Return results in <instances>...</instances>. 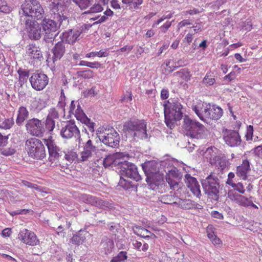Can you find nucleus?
Segmentation results:
<instances>
[{
    "mask_svg": "<svg viewBox=\"0 0 262 262\" xmlns=\"http://www.w3.org/2000/svg\"><path fill=\"white\" fill-rule=\"evenodd\" d=\"M105 168H111L120 165H103ZM120 165V180L117 185L125 190L137 192L138 183L141 179L136 165Z\"/></svg>",
    "mask_w": 262,
    "mask_h": 262,
    "instance_id": "nucleus-1",
    "label": "nucleus"
},
{
    "mask_svg": "<svg viewBox=\"0 0 262 262\" xmlns=\"http://www.w3.org/2000/svg\"><path fill=\"white\" fill-rule=\"evenodd\" d=\"M203 191L211 199L217 202L220 199V180L211 172L205 179L201 180Z\"/></svg>",
    "mask_w": 262,
    "mask_h": 262,
    "instance_id": "nucleus-2",
    "label": "nucleus"
},
{
    "mask_svg": "<svg viewBox=\"0 0 262 262\" xmlns=\"http://www.w3.org/2000/svg\"><path fill=\"white\" fill-rule=\"evenodd\" d=\"M123 130L126 134L130 135L134 139L147 138L146 123L143 120H130L123 125Z\"/></svg>",
    "mask_w": 262,
    "mask_h": 262,
    "instance_id": "nucleus-3",
    "label": "nucleus"
},
{
    "mask_svg": "<svg viewBox=\"0 0 262 262\" xmlns=\"http://www.w3.org/2000/svg\"><path fill=\"white\" fill-rule=\"evenodd\" d=\"M183 128L186 135L192 138L203 139L208 135V130L203 124L188 116L184 118Z\"/></svg>",
    "mask_w": 262,
    "mask_h": 262,
    "instance_id": "nucleus-4",
    "label": "nucleus"
},
{
    "mask_svg": "<svg viewBox=\"0 0 262 262\" xmlns=\"http://www.w3.org/2000/svg\"><path fill=\"white\" fill-rule=\"evenodd\" d=\"M96 148L92 144L90 139L88 140L84 145L83 151L79 156L74 151H71L65 154L64 158L70 163H79L89 160L95 154Z\"/></svg>",
    "mask_w": 262,
    "mask_h": 262,
    "instance_id": "nucleus-5",
    "label": "nucleus"
},
{
    "mask_svg": "<svg viewBox=\"0 0 262 262\" xmlns=\"http://www.w3.org/2000/svg\"><path fill=\"white\" fill-rule=\"evenodd\" d=\"M165 123L168 127H171L173 121L179 120L182 117V105L178 102L167 101L163 104Z\"/></svg>",
    "mask_w": 262,
    "mask_h": 262,
    "instance_id": "nucleus-6",
    "label": "nucleus"
},
{
    "mask_svg": "<svg viewBox=\"0 0 262 262\" xmlns=\"http://www.w3.org/2000/svg\"><path fill=\"white\" fill-rule=\"evenodd\" d=\"M202 152L203 162L209 164H226L229 162V158L214 146L208 147Z\"/></svg>",
    "mask_w": 262,
    "mask_h": 262,
    "instance_id": "nucleus-7",
    "label": "nucleus"
},
{
    "mask_svg": "<svg viewBox=\"0 0 262 262\" xmlns=\"http://www.w3.org/2000/svg\"><path fill=\"white\" fill-rule=\"evenodd\" d=\"M97 137L104 144L116 147L119 145L120 137L118 133L112 127L105 128H99L97 131Z\"/></svg>",
    "mask_w": 262,
    "mask_h": 262,
    "instance_id": "nucleus-8",
    "label": "nucleus"
},
{
    "mask_svg": "<svg viewBox=\"0 0 262 262\" xmlns=\"http://www.w3.org/2000/svg\"><path fill=\"white\" fill-rule=\"evenodd\" d=\"M26 149L29 156L33 159H42L46 157L45 148L40 140L31 138L26 142Z\"/></svg>",
    "mask_w": 262,
    "mask_h": 262,
    "instance_id": "nucleus-9",
    "label": "nucleus"
},
{
    "mask_svg": "<svg viewBox=\"0 0 262 262\" xmlns=\"http://www.w3.org/2000/svg\"><path fill=\"white\" fill-rule=\"evenodd\" d=\"M25 16L39 19L43 17L44 10L37 0H25L21 5Z\"/></svg>",
    "mask_w": 262,
    "mask_h": 262,
    "instance_id": "nucleus-10",
    "label": "nucleus"
},
{
    "mask_svg": "<svg viewBox=\"0 0 262 262\" xmlns=\"http://www.w3.org/2000/svg\"><path fill=\"white\" fill-rule=\"evenodd\" d=\"M69 112L70 115H74L78 121L86 125L91 132L93 133L94 131V123L87 117L78 102L71 101Z\"/></svg>",
    "mask_w": 262,
    "mask_h": 262,
    "instance_id": "nucleus-11",
    "label": "nucleus"
},
{
    "mask_svg": "<svg viewBox=\"0 0 262 262\" xmlns=\"http://www.w3.org/2000/svg\"><path fill=\"white\" fill-rule=\"evenodd\" d=\"M60 135L64 139H71L73 137H78V142L79 145L84 144L82 139L80 136V130L76 125L74 122L69 121L63 126L60 130Z\"/></svg>",
    "mask_w": 262,
    "mask_h": 262,
    "instance_id": "nucleus-12",
    "label": "nucleus"
},
{
    "mask_svg": "<svg viewBox=\"0 0 262 262\" xmlns=\"http://www.w3.org/2000/svg\"><path fill=\"white\" fill-rule=\"evenodd\" d=\"M92 27L90 24H83L73 29H70L62 33V40L69 43H73L78 39L80 34Z\"/></svg>",
    "mask_w": 262,
    "mask_h": 262,
    "instance_id": "nucleus-13",
    "label": "nucleus"
},
{
    "mask_svg": "<svg viewBox=\"0 0 262 262\" xmlns=\"http://www.w3.org/2000/svg\"><path fill=\"white\" fill-rule=\"evenodd\" d=\"M64 0H54V7L52 11L56 16L55 17L58 19L60 24L67 25L69 23L68 17L67 15V7L63 5Z\"/></svg>",
    "mask_w": 262,
    "mask_h": 262,
    "instance_id": "nucleus-14",
    "label": "nucleus"
},
{
    "mask_svg": "<svg viewBox=\"0 0 262 262\" xmlns=\"http://www.w3.org/2000/svg\"><path fill=\"white\" fill-rule=\"evenodd\" d=\"M132 157L126 152H116L110 154L103 159V164H133L127 162Z\"/></svg>",
    "mask_w": 262,
    "mask_h": 262,
    "instance_id": "nucleus-15",
    "label": "nucleus"
},
{
    "mask_svg": "<svg viewBox=\"0 0 262 262\" xmlns=\"http://www.w3.org/2000/svg\"><path fill=\"white\" fill-rule=\"evenodd\" d=\"M26 127L28 133L34 136H41L45 132L43 125L41 120L36 118L29 119L26 124Z\"/></svg>",
    "mask_w": 262,
    "mask_h": 262,
    "instance_id": "nucleus-16",
    "label": "nucleus"
},
{
    "mask_svg": "<svg viewBox=\"0 0 262 262\" xmlns=\"http://www.w3.org/2000/svg\"><path fill=\"white\" fill-rule=\"evenodd\" d=\"M30 82L34 90L41 91L48 84L49 79L47 76L43 73H34L30 78Z\"/></svg>",
    "mask_w": 262,
    "mask_h": 262,
    "instance_id": "nucleus-17",
    "label": "nucleus"
},
{
    "mask_svg": "<svg viewBox=\"0 0 262 262\" xmlns=\"http://www.w3.org/2000/svg\"><path fill=\"white\" fill-rule=\"evenodd\" d=\"M223 139L225 142L230 147H236L240 146L242 140L238 132L226 129L224 132Z\"/></svg>",
    "mask_w": 262,
    "mask_h": 262,
    "instance_id": "nucleus-18",
    "label": "nucleus"
},
{
    "mask_svg": "<svg viewBox=\"0 0 262 262\" xmlns=\"http://www.w3.org/2000/svg\"><path fill=\"white\" fill-rule=\"evenodd\" d=\"M18 238L24 243L30 246H35L39 243L35 234L26 229L20 231Z\"/></svg>",
    "mask_w": 262,
    "mask_h": 262,
    "instance_id": "nucleus-19",
    "label": "nucleus"
},
{
    "mask_svg": "<svg viewBox=\"0 0 262 262\" xmlns=\"http://www.w3.org/2000/svg\"><path fill=\"white\" fill-rule=\"evenodd\" d=\"M26 29L28 35L32 39H38L41 37V30L38 23L29 19L26 20Z\"/></svg>",
    "mask_w": 262,
    "mask_h": 262,
    "instance_id": "nucleus-20",
    "label": "nucleus"
},
{
    "mask_svg": "<svg viewBox=\"0 0 262 262\" xmlns=\"http://www.w3.org/2000/svg\"><path fill=\"white\" fill-rule=\"evenodd\" d=\"M210 105L202 102H198L196 104L192 105V109L197 115L199 118L204 121H206L209 117V110Z\"/></svg>",
    "mask_w": 262,
    "mask_h": 262,
    "instance_id": "nucleus-21",
    "label": "nucleus"
},
{
    "mask_svg": "<svg viewBox=\"0 0 262 262\" xmlns=\"http://www.w3.org/2000/svg\"><path fill=\"white\" fill-rule=\"evenodd\" d=\"M185 182L187 187L190 189L193 195L200 198L201 196L200 186L196 179L187 173L185 175Z\"/></svg>",
    "mask_w": 262,
    "mask_h": 262,
    "instance_id": "nucleus-22",
    "label": "nucleus"
},
{
    "mask_svg": "<svg viewBox=\"0 0 262 262\" xmlns=\"http://www.w3.org/2000/svg\"><path fill=\"white\" fill-rule=\"evenodd\" d=\"M41 25L42 32H44L48 37L52 38L53 34L56 33L59 28V25L54 20L45 18Z\"/></svg>",
    "mask_w": 262,
    "mask_h": 262,
    "instance_id": "nucleus-23",
    "label": "nucleus"
},
{
    "mask_svg": "<svg viewBox=\"0 0 262 262\" xmlns=\"http://www.w3.org/2000/svg\"><path fill=\"white\" fill-rule=\"evenodd\" d=\"M25 56L28 60H41L42 58L40 49L34 44H29L26 47Z\"/></svg>",
    "mask_w": 262,
    "mask_h": 262,
    "instance_id": "nucleus-24",
    "label": "nucleus"
},
{
    "mask_svg": "<svg viewBox=\"0 0 262 262\" xmlns=\"http://www.w3.org/2000/svg\"><path fill=\"white\" fill-rule=\"evenodd\" d=\"M58 167V168L66 174L72 176L73 177L79 176L82 173V168L80 165H54L53 167Z\"/></svg>",
    "mask_w": 262,
    "mask_h": 262,
    "instance_id": "nucleus-25",
    "label": "nucleus"
},
{
    "mask_svg": "<svg viewBox=\"0 0 262 262\" xmlns=\"http://www.w3.org/2000/svg\"><path fill=\"white\" fill-rule=\"evenodd\" d=\"M45 143L48 148L50 161L52 163L56 162L59 157L58 148L53 141L50 139H46Z\"/></svg>",
    "mask_w": 262,
    "mask_h": 262,
    "instance_id": "nucleus-26",
    "label": "nucleus"
},
{
    "mask_svg": "<svg viewBox=\"0 0 262 262\" xmlns=\"http://www.w3.org/2000/svg\"><path fill=\"white\" fill-rule=\"evenodd\" d=\"M228 197L231 200L235 201L236 203L241 206L245 207H248L249 199L236 192L234 190H229L227 193Z\"/></svg>",
    "mask_w": 262,
    "mask_h": 262,
    "instance_id": "nucleus-27",
    "label": "nucleus"
},
{
    "mask_svg": "<svg viewBox=\"0 0 262 262\" xmlns=\"http://www.w3.org/2000/svg\"><path fill=\"white\" fill-rule=\"evenodd\" d=\"M100 245L102 246V252L106 256L112 253L115 249V244L112 238L104 236L101 240Z\"/></svg>",
    "mask_w": 262,
    "mask_h": 262,
    "instance_id": "nucleus-28",
    "label": "nucleus"
},
{
    "mask_svg": "<svg viewBox=\"0 0 262 262\" xmlns=\"http://www.w3.org/2000/svg\"><path fill=\"white\" fill-rule=\"evenodd\" d=\"M88 233L85 228L81 229L75 234H73L69 242L73 245L78 246L85 242L86 234Z\"/></svg>",
    "mask_w": 262,
    "mask_h": 262,
    "instance_id": "nucleus-29",
    "label": "nucleus"
},
{
    "mask_svg": "<svg viewBox=\"0 0 262 262\" xmlns=\"http://www.w3.org/2000/svg\"><path fill=\"white\" fill-rule=\"evenodd\" d=\"M122 3L128 4L132 8H138L143 3V0H112L111 7L114 9H120V2Z\"/></svg>",
    "mask_w": 262,
    "mask_h": 262,
    "instance_id": "nucleus-30",
    "label": "nucleus"
},
{
    "mask_svg": "<svg viewBox=\"0 0 262 262\" xmlns=\"http://www.w3.org/2000/svg\"><path fill=\"white\" fill-rule=\"evenodd\" d=\"M149 188L152 190H156L159 188L160 186L162 185L164 183V174L154 176L149 182L146 181Z\"/></svg>",
    "mask_w": 262,
    "mask_h": 262,
    "instance_id": "nucleus-31",
    "label": "nucleus"
},
{
    "mask_svg": "<svg viewBox=\"0 0 262 262\" xmlns=\"http://www.w3.org/2000/svg\"><path fill=\"white\" fill-rule=\"evenodd\" d=\"M65 45L62 42H58L53 49V61L60 59L65 53Z\"/></svg>",
    "mask_w": 262,
    "mask_h": 262,
    "instance_id": "nucleus-32",
    "label": "nucleus"
},
{
    "mask_svg": "<svg viewBox=\"0 0 262 262\" xmlns=\"http://www.w3.org/2000/svg\"><path fill=\"white\" fill-rule=\"evenodd\" d=\"M29 112L25 106H20L17 111V118L16 123L17 125H20L29 116Z\"/></svg>",
    "mask_w": 262,
    "mask_h": 262,
    "instance_id": "nucleus-33",
    "label": "nucleus"
},
{
    "mask_svg": "<svg viewBox=\"0 0 262 262\" xmlns=\"http://www.w3.org/2000/svg\"><path fill=\"white\" fill-rule=\"evenodd\" d=\"M250 165H239L236 167V174L237 176L242 177L243 179L246 180L247 178V173L250 170Z\"/></svg>",
    "mask_w": 262,
    "mask_h": 262,
    "instance_id": "nucleus-34",
    "label": "nucleus"
},
{
    "mask_svg": "<svg viewBox=\"0 0 262 262\" xmlns=\"http://www.w3.org/2000/svg\"><path fill=\"white\" fill-rule=\"evenodd\" d=\"M97 207L105 211H111L115 208L114 203L112 201H108L99 199Z\"/></svg>",
    "mask_w": 262,
    "mask_h": 262,
    "instance_id": "nucleus-35",
    "label": "nucleus"
},
{
    "mask_svg": "<svg viewBox=\"0 0 262 262\" xmlns=\"http://www.w3.org/2000/svg\"><path fill=\"white\" fill-rule=\"evenodd\" d=\"M223 115V110L219 106H213L212 108L209 110V117L208 119L212 120H217L221 118Z\"/></svg>",
    "mask_w": 262,
    "mask_h": 262,
    "instance_id": "nucleus-36",
    "label": "nucleus"
},
{
    "mask_svg": "<svg viewBox=\"0 0 262 262\" xmlns=\"http://www.w3.org/2000/svg\"><path fill=\"white\" fill-rule=\"evenodd\" d=\"M113 12L111 9H107L104 12V15H98L95 17H93L91 19L97 21L94 23V25L100 24L105 21L107 19V16L112 15Z\"/></svg>",
    "mask_w": 262,
    "mask_h": 262,
    "instance_id": "nucleus-37",
    "label": "nucleus"
},
{
    "mask_svg": "<svg viewBox=\"0 0 262 262\" xmlns=\"http://www.w3.org/2000/svg\"><path fill=\"white\" fill-rule=\"evenodd\" d=\"M127 252L121 251L117 255L113 257L110 262H125L127 259Z\"/></svg>",
    "mask_w": 262,
    "mask_h": 262,
    "instance_id": "nucleus-38",
    "label": "nucleus"
},
{
    "mask_svg": "<svg viewBox=\"0 0 262 262\" xmlns=\"http://www.w3.org/2000/svg\"><path fill=\"white\" fill-rule=\"evenodd\" d=\"M14 124V120L12 118L6 119L1 118L0 120V128L8 129L10 128Z\"/></svg>",
    "mask_w": 262,
    "mask_h": 262,
    "instance_id": "nucleus-39",
    "label": "nucleus"
},
{
    "mask_svg": "<svg viewBox=\"0 0 262 262\" xmlns=\"http://www.w3.org/2000/svg\"><path fill=\"white\" fill-rule=\"evenodd\" d=\"M109 55V52L107 50H101L99 51L91 52L85 55L86 58L94 57L97 56L99 57H106Z\"/></svg>",
    "mask_w": 262,
    "mask_h": 262,
    "instance_id": "nucleus-40",
    "label": "nucleus"
},
{
    "mask_svg": "<svg viewBox=\"0 0 262 262\" xmlns=\"http://www.w3.org/2000/svg\"><path fill=\"white\" fill-rule=\"evenodd\" d=\"M157 166L158 165H141L145 176L150 174V172H153L159 168H161V166Z\"/></svg>",
    "mask_w": 262,
    "mask_h": 262,
    "instance_id": "nucleus-41",
    "label": "nucleus"
},
{
    "mask_svg": "<svg viewBox=\"0 0 262 262\" xmlns=\"http://www.w3.org/2000/svg\"><path fill=\"white\" fill-rule=\"evenodd\" d=\"M19 77L18 81L20 85H23L25 82H27V79L29 77V72L27 71L19 69L17 71Z\"/></svg>",
    "mask_w": 262,
    "mask_h": 262,
    "instance_id": "nucleus-42",
    "label": "nucleus"
},
{
    "mask_svg": "<svg viewBox=\"0 0 262 262\" xmlns=\"http://www.w3.org/2000/svg\"><path fill=\"white\" fill-rule=\"evenodd\" d=\"M158 163H165V164H173L178 163H179V161L177 159L171 157L168 155H166L161 158L160 161H154V163L152 162L151 164H158Z\"/></svg>",
    "mask_w": 262,
    "mask_h": 262,
    "instance_id": "nucleus-43",
    "label": "nucleus"
},
{
    "mask_svg": "<svg viewBox=\"0 0 262 262\" xmlns=\"http://www.w3.org/2000/svg\"><path fill=\"white\" fill-rule=\"evenodd\" d=\"M176 197L181 201V204H180V208L185 210H190L192 209V200L190 199L182 200L178 196Z\"/></svg>",
    "mask_w": 262,
    "mask_h": 262,
    "instance_id": "nucleus-44",
    "label": "nucleus"
},
{
    "mask_svg": "<svg viewBox=\"0 0 262 262\" xmlns=\"http://www.w3.org/2000/svg\"><path fill=\"white\" fill-rule=\"evenodd\" d=\"M166 175H168L170 177L177 179V180H181L182 178V173L176 167H173L169 170L168 173H166Z\"/></svg>",
    "mask_w": 262,
    "mask_h": 262,
    "instance_id": "nucleus-45",
    "label": "nucleus"
},
{
    "mask_svg": "<svg viewBox=\"0 0 262 262\" xmlns=\"http://www.w3.org/2000/svg\"><path fill=\"white\" fill-rule=\"evenodd\" d=\"M33 107L37 110H41L45 107L46 105V102L40 98H35L32 102Z\"/></svg>",
    "mask_w": 262,
    "mask_h": 262,
    "instance_id": "nucleus-46",
    "label": "nucleus"
},
{
    "mask_svg": "<svg viewBox=\"0 0 262 262\" xmlns=\"http://www.w3.org/2000/svg\"><path fill=\"white\" fill-rule=\"evenodd\" d=\"M81 9H85L91 5V0H73Z\"/></svg>",
    "mask_w": 262,
    "mask_h": 262,
    "instance_id": "nucleus-47",
    "label": "nucleus"
},
{
    "mask_svg": "<svg viewBox=\"0 0 262 262\" xmlns=\"http://www.w3.org/2000/svg\"><path fill=\"white\" fill-rule=\"evenodd\" d=\"M253 126L250 125L247 127L246 138L247 140H253L254 141H257V137L253 138Z\"/></svg>",
    "mask_w": 262,
    "mask_h": 262,
    "instance_id": "nucleus-48",
    "label": "nucleus"
},
{
    "mask_svg": "<svg viewBox=\"0 0 262 262\" xmlns=\"http://www.w3.org/2000/svg\"><path fill=\"white\" fill-rule=\"evenodd\" d=\"M79 76L85 79L93 78L94 76V72L91 70H86L85 71H81L78 72Z\"/></svg>",
    "mask_w": 262,
    "mask_h": 262,
    "instance_id": "nucleus-49",
    "label": "nucleus"
},
{
    "mask_svg": "<svg viewBox=\"0 0 262 262\" xmlns=\"http://www.w3.org/2000/svg\"><path fill=\"white\" fill-rule=\"evenodd\" d=\"M103 8L100 4H95L92 6L85 13H96L102 11Z\"/></svg>",
    "mask_w": 262,
    "mask_h": 262,
    "instance_id": "nucleus-50",
    "label": "nucleus"
},
{
    "mask_svg": "<svg viewBox=\"0 0 262 262\" xmlns=\"http://www.w3.org/2000/svg\"><path fill=\"white\" fill-rule=\"evenodd\" d=\"M107 226L108 230L113 233H114L115 236H116V233L119 232L120 224H116L114 222H110L107 224Z\"/></svg>",
    "mask_w": 262,
    "mask_h": 262,
    "instance_id": "nucleus-51",
    "label": "nucleus"
},
{
    "mask_svg": "<svg viewBox=\"0 0 262 262\" xmlns=\"http://www.w3.org/2000/svg\"><path fill=\"white\" fill-rule=\"evenodd\" d=\"M60 115H61L59 110H57L56 108H52L49 111L47 118L53 120L54 119H57Z\"/></svg>",
    "mask_w": 262,
    "mask_h": 262,
    "instance_id": "nucleus-52",
    "label": "nucleus"
},
{
    "mask_svg": "<svg viewBox=\"0 0 262 262\" xmlns=\"http://www.w3.org/2000/svg\"><path fill=\"white\" fill-rule=\"evenodd\" d=\"M90 169L89 170V173L92 174L100 175V173L102 171V167L99 165H92V166H89Z\"/></svg>",
    "mask_w": 262,
    "mask_h": 262,
    "instance_id": "nucleus-53",
    "label": "nucleus"
},
{
    "mask_svg": "<svg viewBox=\"0 0 262 262\" xmlns=\"http://www.w3.org/2000/svg\"><path fill=\"white\" fill-rule=\"evenodd\" d=\"M215 82V79L210 73H207L203 80V83L206 85H212Z\"/></svg>",
    "mask_w": 262,
    "mask_h": 262,
    "instance_id": "nucleus-54",
    "label": "nucleus"
},
{
    "mask_svg": "<svg viewBox=\"0 0 262 262\" xmlns=\"http://www.w3.org/2000/svg\"><path fill=\"white\" fill-rule=\"evenodd\" d=\"M174 178H171L168 175L165 176V179L166 182L168 183L170 189L174 190L176 189V185L178 184V181L177 179L174 180Z\"/></svg>",
    "mask_w": 262,
    "mask_h": 262,
    "instance_id": "nucleus-55",
    "label": "nucleus"
},
{
    "mask_svg": "<svg viewBox=\"0 0 262 262\" xmlns=\"http://www.w3.org/2000/svg\"><path fill=\"white\" fill-rule=\"evenodd\" d=\"M179 76L183 78L185 81H187L190 79V72L187 69H183L178 73Z\"/></svg>",
    "mask_w": 262,
    "mask_h": 262,
    "instance_id": "nucleus-56",
    "label": "nucleus"
},
{
    "mask_svg": "<svg viewBox=\"0 0 262 262\" xmlns=\"http://www.w3.org/2000/svg\"><path fill=\"white\" fill-rule=\"evenodd\" d=\"M46 128L49 132L53 131L55 127V122L53 120L47 118L46 120Z\"/></svg>",
    "mask_w": 262,
    "mask_h": 262,
    "instance_id": "nucleus-57",
    "label": "nucleus"
},
{
    "mask_svg": "<svg viewBox=\"0 0 262 262\" xmlns=\"http://www.w3.org/2000/svg\"><path fill=\"white\" fill-rule=\"evenodd\" d=\"M6 211L12 216L18 214H26L29 212V210L26 209H18L15 211H10L6 209Z\"/></svg>",
    "mask_w": 262,
    "mask_h": 262,
    "instance_id": "nucleus-58",
    "label": "nucleus"
},
{
    "mask_svg": "<svg viewBox=\"0 0 262 262\" xmlns=\"http://www.w3.org/2000/svg\"><path fill=\"white\" fill-rule=\"evenodd\" d=\"M161 168L157 169V170L150 172V174L146 176L145 181L149 182L151 179H152L154 176H158L159 175H164L163 171L160 170Z\"/></svg>",
    "mask_w": 262,
    "mask_h": 262,
    "instance_id": "nucleus-59",
    "label": "nucleus"
},
{
    "mask_svg": "<svg viewBox=\"0 0 262 262\" xmlns=\"http://www.w3.org/2000/svg\"><path fill=\"white\" fill-rule=\"evenodd\" d=\"M66 106V102L64 100H59L56 109L60 111V114L64 115V107Z\"/></svg>",
    "mask_w": 262,
    "mask_h": 262,
    "instance_id": "nucleus-60",
    "label": "nucleus"
},
{
    "mask_svg": "<svg viewBox=\"0 0 262 262\" xmlns=\"http://www.w3.org/2000/svg\"><path fill=\"white\" fill-rule=\"evenodd\" d=\"M133 232L134 234H135L137 236H140L142 238H145V239H148V238L155 239L157 237V236L154 233H151V235H142V232L140 233L139 231H137L135 230H133Z\"/></svg>",
    "mask_w": 262,
    "mask_h": 262,
    "instance_id": "nucleus-61",
    "label": "nucleus"
},
{
    "mask_svg": "<svg viewBox=\"0 0 262 262\" xmlns=\"http://www.w3.org/2000/svg\"><path fill=\"white\" fill-rule=\"evenodd\" d=\"M232 190L238 191L239 193L243 194L245 193V189H244V186L243 184L241 182L236 183V187H234L233 189H231Z\"/></svg>",
    "mask_w": 262,
    "mask_h": 262,
    "instance_id": "nucleus-62",
    "label": "nucleus"
},
{
    "mask_svg": "<svg viewBox=\"0 0 262 262\" xmlns=\"http://www.w3.org/2000/svg\"><path fill=\"white\" fill-rule=\"evenodd\" d=\"M132 100V95L130 92H126L122 97L121 101L126 102H130Z\"/></svg>",
    "mask_w": 262,
    "mask_h": 262,
    "instance_id": "nucleus-63",
    "label": "nucleus"
},
{
    "mask_svg": "<svg viewBox=\"0 0 262 262\" xmlns=\"http://www.w3.org/2000/svg\"><path fill=\"white\" fill-rule=\"evenodd\" d=\"M100 198L96 197L95 196L91 195L89 204L92 206H94L95 207H97L98 204V202L99 201Z\"/></svg>",
    "mask_w": 262,
    "mask_h": 262,
    "instance_id": "nucleus-64",
    "label": "nucleus"
}]
</instances>
